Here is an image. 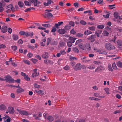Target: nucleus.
<instances>
[{
  "label": "nucleus",
  "instance_id": "f257e3e1",
  "mask_svg": "<svg viewBox=\"0 0 122 122\" xmlns=\"http://www.w3.org/2000/svg\"><path fill=\"white\" fill-rule=\"evenodd\" d=\"M106 48L107 50H112L115 48V46L110 43H107L105 45Z\"/></svg>",
  "mask_w": 122,
  "mask_h": 122
},
{
  "label": "nucleus",
  "instance_id": "f03ea898",
  "mask_svg": "<svg viewBox=\"0 0 122 122\" xmlns=\"http://www.w3.org/2000/svg\"><path fill=\"white\" fill-rule=\"evenodd\" d=\"M5 80L6 82H8L10 83H14L15 81V80L12 78L11 77L9 76H5Z\"/></svg>",
  "mask_w": 122,
  "mask_h": 122
},
{
  "label": "nucleus",
  "instance_id": "7ed1b4c3",
  "mask_svg": "<svg viewBox=\"0 0 122 122\" xmlns=\"http://www.w3.org/2000/svg\"><path fill=\"white\" fill-rule=\"evenodd\" d=\"M30 2V3L34 4V5L35 6H38L37 4H40V2L38 1L37 0H28Z\"/></svg>",
  "mask_w": 122,
  "mask_h": 122
},
{
  "label": "nucleus",
  "instance_id": "20e7f679",
  "mask_svg": "<svg viewBox=\"0 0 122 122\" xmlns=\"http://www.w3.org/2000/svg\"><path fill=\"white\" fill-rule=\"evenodd\" d=\"M7 111L10 114H13L15 112V111L13 107H9L7 109Z\"/></svg>",
  "mask_w": 122,
  "mask_h": 122
},
{
  "label": "nucleus",
  "instance_id": "39448f33",
  "mask_svg": "<svg viewBox=\"0 0 122 122\" xmlns=\"http://www.w3.org/2000/svg\"><path fill=\"white\" fill-rule=\"evenodd\" d=\"M96 38V35H91V36L89 37L88 38V40H92L91 41V42H92L94 41H95V40L94 39L93 40V39L95 38Z\"/></svg>",
  "mask_w": 122,
  "mask_h": 122
},
{
  "label": "nucleus",
  "instance_id": "423d86ee",
  "mask_svg": "<svg viewBox=\"0 0 122 122\" xmlns=\"http://www.w3.org/2000/svg\"><path fill=\"white\" fill-rule=\"evenodd\" d=\"M7 27L5 25H3L1 29V32L4 33H5L7 31Z\"/></svg>",
  "mask_w": 122,
  "mask_h": 122
},
{
  "label": "nucleus",
  "instance_id": "0eeeda50",
  "mask_svg": "<svg viewBox=\"0 0 122 122\" xmlns=\"http://www.w3.org/2000/svg\"><path fill=\"white\" fill-rule=\"evenodd\" d=\"M45 17L49 18H51L53 16V15L51 13L49 12H46L45 13Z\"/></svg>",
  "mask_w": 122,
  "mask_h": 122
},
{
  "label": "nucleus",
  "instance_id": "6e6552de",
  "mask_svg": "<svg viewBox=\"0 0 122 122\" xmlns=\"http://www.w3.org/2000/svg\"><path fill=\"white\" fill-rule=\"evenodd\" d=\"M19 113L23 115H25L26 116L29 115L28 112L26 111H21Z\"/></svg>",
  "mask_w": 122,
  "mask_h": 122
},
{
  "label": "nucleus",
  "instance_id": "1a4fd4ad",
  "mask_svg": "<svg viewBox=\"0 0 122 122\" xmlns=\"http://www.w3.org/2000/svg\"><path fill=\"white\" fill-rule=\"evenodd\" d=\"M104 69V68L102 66H99L97 67V68L95 70V72H98L101 71Z\"/></svg>",
  "mask_w": 122,
  "mask_h": 122
},
{
  "label": "nucleus",
  "instance_id": "9d476101",
  "mask_svg": "<svg viewBox=\"0 0 122 122\" xmlns=\"http://www.w3.org/2000/svg\"><path fill=\"white\" fill-rule=\"evenodd\" d=\"M53 39L51 37L49 38H47V40L46 43L47 46H48L49 44H51V43L52 42Z\"/></svg>",
  "mask_w": 122,
  "mask_h": 122
},
{
  "label": "nucleus",
  "instance_id": "9b49d317",
  "mask_svg": "<svg viewBox=\"0 0 122 122\" xmlns=\"http://www.w3.org/2000/svg\"><path fill=\"white\" fill-rule=\"evenodd\" d=\"M76 39V38H74L73 37H70L69 38V41L72 43H74L75 42V40Z\"/></svg>",
  "mask_w": 122,
  "mask_h": 122
},
{
  "label": "nucleus",
  "instance_id": "f8f14e48",
  "mask_svg": "<svg viewBox=\"0 0 122 122\" xmlns=\"http://www.w3.org/2000/svg\"><path fill=\"white\" fill-rule=\"evenodd\" d=\"M85 47L87 50L90 51L91 50L90 45L89 43H87L86 44Z\"/></svg>",
  "mask_w": 122,
  "mask_h": 122
},
{
  "label": "nucleus",
  "instance_id": "ddd939ff",
  "mask_svg": "<svg viewBox=\"0 0 122 122\" xmlns=\"http://www.w3.org/2000/svg\"><path fill=\"white\" fill-rule=\"evenodd\" d=\"M52 2V1L51 0H47V3L44 2V4L46 6H48L49 5H50L51 3Z\"/></svg>",
  "mask_w": 122,
  "mask_h": 122
},
{
  "label": "nucleus",
  "instance_id": "4468645a",
  "mask_svg": "<svg viewBox=\"0 0 122 122\" xmlns=\"http://www.w3.org/2000/svg\"><path fill=\"white\" fill-rule=\"evenodd\" d=\"M66 32V31L64 29H60L58 30V32L59 34H64Z\"/></svg>",
  "mask_w": 122,
  "mask_h": 122
},
{
  "label": "nucleus",
  "instance_id": "2eb2a0df",
  "mask_svg": "<svg viewBox=\"0 0 122 122\" xmlns=\"http://www.w3.org/2000/svg\"><path fill=\"white\" fill-rule=\"evenodd\" d=\"M96 67L95 65L93 64L91 65L90 66L88 67L87 68L90 70H92L94 69Z\"/></svg>",
  "mask_w": 122,
  "mask_h": 122
},
{
  "label": "nucleus",
  "instance_id": "dca6fc26",
  "mask_svg": "<svg viewBox=\"0 0 122 122\" xmlns=\"http://www.w3.org/2000/svg\"><path fill=\"white\" fill-rule=\"evenodd\" d=\"M71 65L73 66V67L74 68L75 70H76V64L75 62L72 61L71 63Z\"/></svg>",
  "mask_w": 122,
  "mask_h": 122
},
{
  "label": "nucleus",
  "instance_id": "f3484780",
  "mask_svg": "<svg viewBox=\"0 0 122 122\" xmlns=\"http://www.w3.org/2000/svg\"><path fill=\"white\" fill-rule=\"evenodd\" d=\"M92 32L89 30L85 31L84 32V34L86 35H88L92 33Z\"/></svg>",
  "mask_w": 122,
  "mask_h": 122
},
{
  "label": "nucleus",
  "instance_id": "a211bd4d",
  "mask_svg": "<svg viewBox=\"0 0 122 122\" xmlns=\"http://www.w3.org/2000/svg\"><path fill=\"white\" fill-rule=\"evenodd\" d=\"M12 39L15 41L17 40L18 38V35L15 34H13L12 36Z\"/></svg>",
  "mask_w": 122,
  "mask_h": 122
},
{
  "label": "nucleus",
  "instance_id": "6ab92c4d",
  "mask_svg": "<svg viewBox=\"0 0 122 122\" xmlns=\"http://www.w3.org/2000/svg\"><path fill=\"white\" fill-rule=\"evenodd\" d=\"M79 47L81 49H82L84 50L86 49V48L84 46L82 43H80L78 45Z\"/></svg>",
  "mask_w": 122,
  "mask_h": 122
},
{
  "label": "nucleus",
  "instance_id": "aec40b11",
  "mask_svg": "<svg viewBox=\"0 0 122 122\" xmlns=\"http://www.w3.org/2000/svg\"><path fill=\"white\" fill-rule=\"evenodd\" d=\"M44 62L45 63L47 64H52L51 61L47 59L45 60H44Z\"/></svg>",
  "mask_w": 122,
  "mask_h": 122
},
{
  "label": "nucleus",
  "instance_id": "412c9836",
  "mask_svg": "<svg viewBox=\"0 0 122 122\" xmlns=\"http://www.w3.org/2000/svg\"><path fill=\"white\" fill-rule=\"evenodd\" d=\"M18 4L19 6L21 8L23 7L24 5L23 2L21 1H19L18 3Z\"/></svg>",
  "mask_w": 122,
  "mask_h": 122
},
{
  "label": "nucleus",
  "instance_id": "4be33fe9",
  "mask_svg": "<svg viewBox=\"0 0 122 122\" xmlns=\"http://www.w3.org/2000/svg\"><path fill=\"white\" fill-rule=\"evenodd\" d=\"M24 3L27 6H31V5L29 1L28 2L27 1L25 0L24 1Z\"/></svg>",
  "mask_w": 122,
  "mask_h": 122
},
{
  "label": "nucleus",
  "instance_id": "5701e85b",
  "mask_svg": "<svg viewBox=\"0 0 122 122\" xmlns=\"http://www.w3.org/2000/svg\"><path fill=\"white\" fill-rule=\"evenodd\" d=\"M27 37H28L29 36H32L33 35V33H26L25 32V35Z\"/></svg>",
  "mask_w": 122,
  "mask_h": 122
},
{
  "label": "nucleus",
  "instance_id": "b1692460",
  "mask_svg": "<svg viewBox=\"0 0 122 122\" xmlns=\"http://www.w3.org/2000/svg\"><path fill=\"white\" fill-rule=\"evenodd\" d=\"M117 65L118 67L122 68V63L120 61L118 62L117 63Z\"/></svg>",
  "mask_w": 122,
  "mask_h": 122
},
{
  "label": "nucleus",
  "instance_id": "393cba45",
  "mask_svg": "<svg viewBox=\"0 0 122 122\" xmlns=\"http://www.w3.org/2000/svg\"><path fill=\"white\" fill-rule=\"evenodd\" d=\"M93 64L96 65H99L101 64V62L99 61H94L93 62Z\"/></svg>",
  "mask_w": 122,
  "mask_h": 122
},
{
  "label": "nucleus",
  "instance_id": "a878e982",
  "mask_svg": "<svg viewBox=\"0 0 122 122\" xmlns=\"http://www.w3.org/2000/svg\"><path fill=\"white\" fill-rule=\"evenodd\" d=\"M58 44L57 42L55 41L53 39L52 41V42L51 43V45H56Z\"/></svg>",
  "mask_w": 122,
  "mask_h": 122
},
{
  "label": "nucleus",
  "instance_id": "bb28decb",
  "mask_svg": "<svg viewBox=\"0 0 122 122\" xmlns=\"http://www.w3.org/2000/svg\"><path fill=\"white\" fill-rule=\"evenodd\" d=\"M84 14H86L88 13V15H92V13H91V10H88L85 11L84 12Z\"/></svg>",
  "mask_w": 122,
  "mask_h": 122
},
{
  "label": "nucleus",
  "instance_id": "cd10ccee",
  "mask_svg": "<svg viewBox=\"0 0 122 122\" xmlns=\"http://www.w3.org/2000/svg\"><path fill=\"white\" fill-rule=\"evenodd\" d=\"M47 119L50 122H52L54 120L53 117L50 116H49L48 117Z\"/></svg>",
  "mask_w": 122,
  "mask_h": 122
},
{
  "label": "nucleus",
  "instance_id": "c85d7f7f",
  "mask_svg": "<svg viewBox=\"0 0 122 122\" xmlns=\"http://www.w3.org/2000/svg\"><path fill=\"white\" fill-rule=\"evenodd\" d=\"M59 44L61 47H63L65 46V43L64 42L61 41H60Z\"/></svg>",
  "mask_w": 122,
  "mask_h": 122
},
{
  "label": "nucleus",
  "instance_id": "c756f323",
  "mask_svg": "<svg viewBox=\"0 0 122 122\" xmlns=\"http://www.w3.org/2000/svg\"><path fill=\"white\" fill-rule=\"evenodd\" d=\"M39 74L37 72H34L32 74V76L33 77H35L36 76H38Z\"/></svg>",
  "mask_w": 122,
  "mask_h": 122
},
{
  "label": "nucleus",
  "instance_id": "7c9ffc66",
  "mask_svg": "<svg viewBox=\"0 0 122 122\" xmlns=\"http://www.w3.org/2000/svg\"><path fill=\"white\" fill-rule=\"evenodd\" d=\"M23 62L26 64L28 65H30V63L29 61L28 60H23Z\"/></svg>",
  "mask_w": 122,
  "mask_h": 122
},
{
  "label": "nucleus",
  "instance_id": "2f4dec72",
  "mask_svg": "<svg viewBox=\"0 0 122 122\" xmlns=\"http://www.w3.org/2000/svg\"><path fill=\"white\" fill-rule=\"evenodd\" d=\"M24 91V90L20 87H19V88L17 90V91L18 92H23Z\"/></svg>",
  "mask_w": 122,
  "mask_h": 122
},
{
  "label": "nucleus",
  "instance_id": "473e14b6",
  "mask_svg": "<svg viewBox=\"0 0 122 122\" xmlns=\"http://www.w3.org/2000/svg\"><path fill=\"white\" fill-rule=\"evenodd\" d=\"M94 50L95 52L99 53L102 52H101V50L100 49L97 48H94Z\"/></svg>",
  "mask_w": 122,
  "mask_h": 122
},
{
  "label": "nucleus",
  "instance_id": "72a5a7b5",
  "mask_svg": "<svg viewBox=\"0 0 122 122\" xmlns=\"http://www.w3.org/2000/svg\"><path fill=\"white\" fill-rule=\"evenodd\" d=\"M114 15L115 18L117 19L118 18L119 16L118 13L117 12H114Z\"/></svg>",
  "mask_w": 122,
  "mask_h": 122
},
{
  "label": "nucleus",
  "instance_id": "f704fd0d",
  "mask_svg": "<svg viewBox=\"0 0 122 122\" xmlns=\"http://www.w3.org/2000/svg\"><path fill=\"white\" fill-rule=\"evenodd\" d=\"M108 70L110 71H113V70L110 64H108Z\"/></svg>",
  "mask_w": 122,
  "mask_h": 122
},
{
  "label": "nucleus",
  "instance_id": "c9c22d12",
  "mask_svg": "<svg viewBox=\"0 0 122 122\" xmlns=\"http://www.w3.org/2000/svg\"><path fill=\"white\" fill-rule=\"evenodd\" d=\"M95 27L94 26H92L91 27H88V29L92 31L94 30L95 29Z\"/></svg>",
  "mask_w": 122,
  "mask_h": 122
},
{
  "label": "nucleus",
  "instance_id": "e433bc0d",
  "mask_svg": "<svg viewBox=\"0 0 122 122\" xmlns=\"http://www.w3.org/2000/svg\"><path fill=\"white\" fill-rule=\"evenodd\" d=\"M115 4H114L112 5H109L108 6L109 7V9H111L115 8Z\"/></svg>",
  "mask_w": 122,
  "mask_h": 122
},
{
  "label": "nucleus",
  "instance_id": "4c0bfd02",
  "mask_svg": "<svg viewBox=\"0 0 122 122\" xmlns=\"http://www.w3.org/2000/svg\"><path fill=\"white\" fill-rule=\"evenodd\" d=\"M97 27L98 28L102 29L104 28V26L102 25H100L97 26Z\"/></svg>",
  "mask_w": 122,
  "mask_h": 122
},
{
  "label": "nucleus",
  "instance_id": "58836bf2",
  "mask_svg": "<svg viewBox=\"0 0 122 122\" xmlns=\"http://www.w3.org/2000/svg\"><path fill=\"white\" fill-rule=\"evenodd\" d=\"M72 43L71 42H70L69 41H68L67 42V46L69 47H71L72 46V43Z\"/></svg>",
  "mask_w": 122,
  "mask_h": 122
},
{
  "label": "nucleus",
  "instance_id": "ea45409f",
  "mask_svg": "<svg viewBox=\"0 0 122 122\" xmlns=\"http://www.w3.org/2000/svg\"><path fill=\"white\" fill-rule=\"evenodd\" d=\"M42 57L44 58H47L48 57V55L46 54H43L42 55Z\"/></svg>",
  "mask_w": 122,
  "mask_h": 122
},
{
  "label": "nucleus",
  "instance_id": "a19ab883",
  "mask_svg": "<svg viewBox=\"0 0 122 122\" xmlns=\"http://www.w3.org/2000/svg\"><path fill=\"white\" fill-rule=\"evenodd\" d=\"M83 36V35L81 33H79L77 34V37L79 38H81Z\"/></svg>",
  "mask_w": 122,
  "mask_h": 122
},
{
  "label": "nucleus",
  "instance_id": "79ce46f5",
  "mask_svg": "<svg viewBox=\"0 0 122 122\" xmlns=\"http://www.w3.org/2000/svg\"><path fill=\"white\" fill-rule=\"evenodd\" d=\"M117 42L118 45L120 46H122V41L120 40H118Z\"/></svg>",
  "mask_w": 122,
  "mask_h": 122
},
{
  "label": "nucleus",
  "instance_id": "37998d69",
  "mask_svg": "<svg viewBox=\"0 0 122 122\" xmlns=\"http://www.w3.org/2000/svg\"><path fill=\"white\" fill-rule=\"evenodd\" d=\"M102 34L104 36H108L109 34V33L107 31H105L103 32Z\"/></svg>",
  "mask_w": 122,
  "mask_h": 122
},
{
  "label": "nucleus",
  "instance_id": "c03bdc74",
  "mask_svg": "<svg viewBox=\"0 0 122 122\" xmlns=\"http://www.w3.org/2000/svg\"><path fill=\"white\" fill-rule=\"evenodd\" d=\"M80 63H78L77 64V69L79 70H81V67L80 66Z\"/></svg>",
  "mask_w": 122,
  "mask_h": 122
},
{
  "label": "nucleus",
  "instance_id": "a18cd8bd",
  "mask_svg": "<svg viewBox=\"0 0 122 122\" xmlns=\"http://www.w3.org/2000/svg\"><path fill=\"white\" fill-rule=\"evenodd\" d=\"M102 33V31L101 30H97L95 32V33L96 34H101Z\"/></svg>",
  "mask_w": 122,
  "mask_h": 122
},
{
  "label": "nucleus",
  "instance_id": "49530a36",
  "mask_svg": "<svg viewBox=\"0 0 122 122\" xmlns=\"http://www.w3.org/2000/svg\"><path fill=\"white\" fill-rule=\"evenodd\" d=\"M12 49L14 51H15L17 49V47L16 46H13L11 47Z\"/></svg>",
  "mask_w": 122,
  "mask_h": 122
},
{
  "label": "nucleus",
  "instance_id": "de8ad7c7",
  "mask_svg": "<svg viewBox=\"0 0 122 122\" xmlns=\"http://www.w3.org/2000/svg\"><path fill=\"white\" fill-rule=\"evenodd\" d=\"M80 23L83 25H85L86 24V22L83 20H81L80 21Z\"/></svg>",
  "mask_w": 122,
  "mask_h": 122
},
{
  "label": "nucleus",
  "instance_id": "09e8293b",
  "mask_svg": "<svg viewBox=\"0 0 122 122\" xmlns=\"http://www.w3.org/2000/svg\"><path fill=\"white\" fill-rule=\"evenodd\" d=\"M7 7L8 8H10L12 11H13V9L12 5L11 4H10V5L7 6Z\"/></svg>",
  "mask_w": 122,
  "mask_h": 122
},
{
  "label": "nucleus",
  "instance_id": "8fccbe9b",
  "mask_svg": "<svg viewBox=\"0 0 122 122\" xmlns=\"http://www.w3.org/2000/svg\"><path fill=\"white\" fill-rule=\"evenodd\" d=\"M94 96L95 97H100V94L98 93H95L94 94Z\"/></svg>",
  "mask_w": 122,
  "mask_h": 122
},
{
  "label": "nucleus",
  "instance_id": "3c124183",
  "mask_svg": "<svg viewBox=\"0 0 122 122\" xmlns=\"http://www.w3.org/2000/svg\"><path fill=\"white\" fill-rule=\"evenodd\" d=\"M5 108V106L3 105H1L0 106V110H4Z\"/></svg>",
  "mask_w": 122,
  "mask_h": 122
},
{
  "label": "nucleus",
  "instance_id": "603ef678",
  "mask_svg": "<svg viewBox=\"0 0 122 122\" xmlns=\"http://www.w3.org/2000/svg\"><path fill=\"white\" fill-rule=\"evenodd\" d=\"M38 93L40 94L41 95H43L44 93V92L41 90H39L37 92Z\"/></svg>",
  "mask_w": 122,
  "mask_h": 122
},
{
  "label": "nucleus",
  "instance_id": "864d4df0",
  "mask_svg": "<svg viewBox=\"0 0 122 122\" xmlns=\"http://www.w3.org/2000/svg\"><path fill=\"white\" fill-rule=\"evenodd\" d=\"M70 33L71 34L74 35L76 33V32L74 30L73 28L70 31Z\"/></svg>",
  "mask_w": 122,
  "mask_h": 122
},
{
  "label": "nucleus",
  "instance_id": "5fc2aeb1",
  "mask_svg": "<svg viewBox=\"0 0 122 122\" xmlns=\"http://www.w3.org/2000/svg\"><path fill=\"white\" fill-rule=\"evenodd\" d=\"M112 67L114 69H117V67L116 66L115 63H113L112 64Z\"/></svg>",
  "mask_w": 122,
  "mask_h": 122
},
{
  "label": "nucleus",
  "instance_id": "6e6d98bb",
  "mask_svg": "<svg viewBox=\"0 0 122 122\" xmlns=\"http://www.w3.org/2000/svg\"><path fill=\"white\" fill-rule=\"evenodd\" d=\"M71 26L69 25H67L65 27V29L66 30H67L70 29Z\"/></svg>",
  "mask_w": 122,
  "mask_h": 122
},
{
  "label": "nucleus",
  "instance_id": "4d7b16f0",
  "mask_svg": "<svg viewBox=\"0 0 122 122\" xmlns=\"http://www.w3.org/2000/svg\"><path fill=\"white\" fill-rule=\"evenodd\" d=\"M25 32L23 31H21L19 32V34L21 35L24 36L25 35Z\"/></svg>",
  "mask_w": 122,
  "mask_h": 122
},
{
  "label": "nucleus",
  "instance_id": "13d9d810",
  "mask_svg": "<svg viewBox=\"0 0 122 122\" xmlns=\"http://www.w3.org/2000/svg\"><path fill=\"white\" fill-rule=\"evenodd\" d=\"M33 117L36 120H39V119L38 118V116H36V115L34 114L33 115Z\"/></svg>",
  "mask_w": 122,
  "mask_h": 122
},
{
  "label": "nucleus",
  "instance_id": "bf43d9fd",
  "mask_svg": "<svg viewBox=\"0 0 122 122\" xmlns=\"http://www.w3.org/2000/svg\"><path fill=\"white\" fill-rule=\"evenodd\" d=\"M7 30L8 33L10 34H11L12 33V29L10 28H8V29H7Z\"/></svg>",
  "mask_w": 122,
  "mask_h": 122
},
{
  "label": "nucleus",
  "instance_id": "052dcab7",
  "mask_svg": "<svg viewBox=\"0 0 122 122\" xmlns=\"http://www.w3.org/2000/svg\"><path fill=\"white\" fill-rule=\"evenodd\" d=\"M69 24L70 25L72 26H73L75 25L74 23L72 21H71L70 22H69Z\"/></svg>",
  "mask_w": 122,
  "mask_h": 122
},
{
  "label": "nucleus",
  "instance_id": "680f3d73",
  "mask_svg": "<svg viewBox=\"0 0 122 122\" xmlns=\"http://www.w3.org/2000/svg\"><path fill=\"white\" fill-rule=\"evenodd\" d=\"M64 69L65 70H67L69 69L70 67L66 65L64 67Z\"/></svg>",
  "mask_w": 122,
  "mask_h": 122
},
{
  "label": "nucleus",
  "instance_id": "e2e57ef3",
  "mask_svg": "<svg viewBox=\"0 0 122 122\" xmlns=\"http://www.w3.org/2000/svg\"><path fill=\"white\" fill-rule=\"evenodd\" d=\"M104 90H105L107 94H109V89L108 88H105Z\"/></svg>",
  "mask_w": 122,
  "mask_h": 122
},
{
  "label": "nucleus",
  "instance_id": "0e129e2a",
  "mask_svg": "<svg viewBox=\"0 0 122 122\" xmlns=\"http://www.w3.org/2000/svg\"><path fill=\"white\" fill-rule=\"evenodd\" d=\"M90 61V60H83L82 61V62L84 63H87L89 61Z\"/></svg>",
  "mask_w": 122,
  "mask_h": 122
},
{
  "label": "nucleus",
  "instance_id": "69168bd1",
  "mask_svg": "<svg viewBox=\"0 0 122 122\" xmlns=\"http://www.w3.org/2000/svg\"><path fill=\"white\" fill-rule=\"evenodd\" d=\"M69 57L70 60L72 61H73V60H74V59H75L76 58V57L71 56H70Z\"/></svg>",
  "mask_w": 122,
  "mask_h": 122
},
{
  "label": "nucleus",
  "instance_id": "338daca9",
  "mask_svg": "<svg viewBox=\"0 0 122 122\" xmlns=\"http://www.w3.org/2000/svg\"><path fill=\"white\" fill-rule=\"evenodd\" d=\"M117 38V37L116 36H115L114 37V38H112L111 40V41L114 42H115V40Z\"/></svg>",
  "mask_w": 122,
  "mask_h": 122
},
{
  "label": "nucleus",
  "instance_id": "774afa93",
  "mask_svg": "<svg viewBox=\"0 0 122 122\" xmlns=\"http://www.w3.org/2000/svg\"><path fill=\"white\" fill-rule=\"evenodd\" d=\"M18 43L20 44H23V42L22 40L20 39L18 41Z\"/></svg>",
  "mask_w": 122,
  "mask_h": 122
}]
</instances>
